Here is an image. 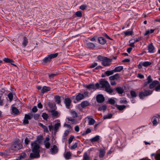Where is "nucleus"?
<instances>
[{"label": "nucleus", "mask_w": 160, "mask_h": 160, "mask_svg": "<svg viewBox=\"0 0 160 160\" xmlns=\"http://www.w3.org/2000/svg\"><path fill=\"white\" fill-rule=\"evenodd\" d=\"M96 88L98 89H101L102 88L105 89V91L111 95H114L116 93L115 91L111 89L110 86L108 82L103 79H101L99 83H96Z\"/></svg>", "instance_id": "1"}, {"label": "nucleus", "mask_w": 160, "mask_h": 160, "mask_svg": "<svg viewBox=\"0 0 160 160\" xmlns=\"http://www.w3.org/2000/svg\"><path fill=\"white\" fill-rule=\"evenodd\" d=\"M31 146L32 152L30 154V157L33 158L40 157V150L39 144L36 141H34L31 143Z\"/></svg>", "instance_id": "2"}, {"label": "nucleus", "mask_w": 160, "mask_h": 160, "mask_svg": "<svg viewBox=\"0 0 160 160\" xmlns=\"http://www.w3.org/2000/svg\"><path fill=\"white\" fill-rule=\"evenodd\" d=\"M97 58L98 60L102 61V64L104 66H108L111 64V59L108 58L106 57L99 55L98 57Z\"/></svg>", "instance_id": "3"}, {"label": "nucleus", "mask_w": 160, "mask_h": 160, "mask_svg": "<svg viewBox=\"0 0 160 160\" xmlns=\"http://www.w3.org/2000/svg\"><path fill=\"white\" fill-rule=\"evenodd\" d=\"M22 147V145L20 142L17 140L15 142L10 148L12 150H18L21 148Z\"/></svg>", "instance_id": "4"}, {"label": "nucleus", "mask_w": 160, "mask_h": 160, "mask_svg": "<svg viewBox=\"0 0 160 160\" xmlns=\"http://www.w3.org/2000/svg\"><path fill=\"white\" fill-rule=\"evenodd\" d=\"M58 55V53L51 54L48 55L47 57H45L43 59V61L45 63L49 62L50 61L51 59L55 58Z\"/></svg>", "instance_id": "5"}, {"label": "nucleus", "mask_w": 160, "mask_h": 160, "mask_svg": "<svg viewBox=\"0 0 160 160\" xmlns=\"http://www.w3.org/2000/svg\"><path fill=\"white\" fill-rule=\"evenodd\" d=\"M152 92V91L145 90L144 92H139V96L140 98L142 99L144 97L151 95Z\"/></svg>", "instance_id": "6"}, {"label": "nucleus", "mask_w": 160, "mask_h": 160, "mask_svg": "<svg viewBox=\"0 0 160 160\" xmlns=\"http://www.w3.org/2000/svg\"><path fill=\"white\" fill-rule=\"evenodd\" d=\"M59 150L58 147L56 145H53L51 147L49 152V153L52 155H55L57 154Z\"/></svg>", "instance_id": "7"}, {"label": "nucleus", "mask_w": 160, "mask_h": 160, "mask_svg": "<svg viewBox=\"0 0 160 160\" xmlns=\"http://www.w3.org/2000/svg\"><path fill=\"white\" fill-rule=\"evenodd\" d=\"M87 88V91L90 92V93H91L93 92L94 90L97 89L96 86V84L94 85V84H91L88 85H87L86 87Z\"/></svg>", "instance_id": "8"}, {"label": "nucleus", "mask_w": 160, "mask_h": 160, "mask_svg": "<svg viewBox=\"0 0 160 160\" xmlns=\"http://www.w3.org/2000/svg\"><path fill=\"white\" fill-rule=\"evenodd\" d=\"M71 102V100L69 98H66L64 100V103L66 107L68 108H70Z\"/></svg>", "instance_id": "9"}, {"label": "nucleus", "mask_w": 160, "mask_h": 160, "mask_svg": "<svg viewBox=\"0 0 160 160\" xmlns=\"http://www.w3.org/2000/svg\"><path fill=\"white\" fill-rule=\"evenodd\" d=\"M148 50L149 52L151 53H154L155 50V48L152 43L148 45Z\"/></svg>", "instance_id": "10"}, {"label": "nucleus", "mask_w": 160, "mask_h": 160, "mask_svg": "<svg viewBox=\"0 0 160 160\" xmlns=\"http://www.w3.org/2000/svg\"><path fill=\"white\" fill-rule=\"evenodd\" d=\"M160 119V114L157 115L156 117H154L152 118V123L153 126H156L158 123V120Z\"/></svg>", "instance_id": "11"}, {"label": "nucleus", "mask_w": 160, "mask_h": 160, "mask_svg": "<svg viewBox=\"0 0 160 160\" xmlns=\"http://www.w3.org/2000/svg\"><path fill=\"white\" fill-rule=\"evenodd\" d=\"M97 101L98 102L101 103L103 102L104 100V98L102 95H98L96 97Z\"/></svg>", "instance_id": "12"}, {"label": "nucleus", "mask_w": 160, "mask_h": 160, "mask_svg": "<svg viewBox=\"0 0 160 160\" xmlns=\"http://www.w3.org/2000/svg\"><path fill=\"white\" fill-rule=\"evenodd\" d=\"M119 77V73H116L110 77L109 78L110 80L113 81L115 79H118Z\"/></svg>", "instance_id": "13"}, {"label": "nucleus", "mask_w": 160, "mask_h": 160, "mask_svg": "<svg viewBox=\"0 0 160 160\" xmlns=\"http://www.w3.org/2000/svg\"><path fill=\"white\" fill-rule=\"evenodd\" d=\"M50 89L51 88L49 87L44 86L42 87V88L41 90V93L43 94L50 91Z\"/></svg>", "instance_id": "14"}, {"label": "nucleus", "mask_w": 160, "mask_h": 160, "mask_svg": "<svg viewBox=\"0 0 160 160\" xmlns=\"http://www.w3.org/2000/svg\"><path fill=\"white\" fill-rule=\"evenodd\" d=\"M85 47L89 48H93L95 47V45L92 42H88L86 43Z\"/></svg>", "instance_id": "15"}, {"label": "nucleus", "mask_w": 160, "mask_h": 160, "mask_svg": "<svg viewBox=\"0 0 160 160\" xmlns=\"http://www.w3.org/2000/svg\"><path fill=\"white\" fill-rule=\"evenodd\" d=\"M28 43V40L27 38L25 37L23 38V41L22 43V47L23 48L25 47L27 45Z\"/></svg>", "instance_id": "16"}, {"label": "nucleus", "mask_w": 160, "mask_h": 160, "mask_svg": "<svg viewBox=\"0 0 160 160\" xmlns=\"http://www.w3.org/2000/svg\"><path fill=\"white\" fill-rule=\"evenodd\" d=\"M87 118L88 119V124L89 125H92L95 123V121L94 119L91 118L90 116L87 117Z\"/></svg>", "instance_id": "17"}, {"label": "nucleus", "mask_w": 160, "mask_h": 160, "mask_svg": "<svg viewBox=\"0 0 160 160\" xmlns=\"http://www.w3.org/2000/svg\"><path fill=\"white\" fill-rule=\"evenodd\" d=\"M99 157L100 158H103L105 154V150L104 149H101L99 150Z\"/></svg>", "instance_id": "18"}, {"label": "nucleus", "mask_w": 160, "mask_h": 160, "mask_svg": "<svg viewBox=\"0 0 160 160\" xmlns=\"http://www.w3.org/2000/svg\"><path fill=\"white\" fill-rule=\"evenodd\" d=\"M84 94L83 93H79L76 96V99L77 101H79L84 98Z\"/></svg>", "instance_id": "19"}, {"label": "nucleus", "mask_w": 160, "mask_h": 160, "mask_svg": "<svg viewBox=\"0 0 160 160\" xmlns=\"http://www.w3.org/2000/svg\"><path fill=\"white\" fill-rule=\"evenodd\" d=\"M159 84V82L157 81H153L149 85V88L152 89L156 87L157 85Z\"/></svg>", "instance_id": "20"}, {"label": "nucleus", "mask_w": 160, "mask_h": 160, "mask_svg": "<svg viewBox=\"0 0 160 160\" xmlns=\"http://www.w3.org/2000/svg\"><path fill=\"white\" fill-rule=\"evenodd\" d=\"M12 111V112L15 115H18L19 113L18 110L16 107H11Z\"/></svg>", "instance_id": "21"}, {"label": "nucleus", "mask_w": 160, "mask_h": 160, "mask_svg": "<svg viewBox=\"0 0 160 160\" xmlns=\"http://www.w3.org/2000/svg\"><path fill=\"white\" fill-rule=\"evenodd\" d=\"M100 138V136L98 135H96L95 137L91 138L90 141L92 142H94L98 141Z\"/></svg>", "instance_id": "22"}, {"label": "nucleus", "mask_w": 160, "mask_h": 160, "mask_svg": "<svg viewBox=\"0 0 160 160\" xmlns=\"http://www.w3.org/2000/svg\"><path fill=\"white\" fill-rule=\"evenodd\" d=\"M81 107L83 108H85V107H87L89 105V102L87 101H83L82 102L81 104Z\"/></svg>", "instance_id": "23"}, {"label": "nucleus", "mask_w": 160, "mask_h": 160, "mask_svg": "<svg viewBox=\"0 0 160 160\" xmlns=\"http://www.w3.org/2000/svg\"><path fill=\"white\" fill-rule=\"evenodd\" d=\"M98 41L100 44L102 45L105 44L106 42V41L104 38L103 37L99 38Z\"/></svg>", "instance_id": "24"}, {"label": "nucleus", "mask_w": 160, "mask_h": 160, "mask_svg": "<svg viewBox=\"0 0 160 160\" xmlns=\"http://www.w3.org/2000/svg\"><path fill=\"white\" fill-rule=\"evenodd\" d=\"M64 156L66 159H68L70 158L71 156V153L70 152H65L64 154Z\"/></svg>", "instance_id": "25"}, {"label": "nucleus", "mask_w": 160, "mask_h": 160, "mask_svg": "<svg viewBox=\"0 0 160 160\" xmlns=\"http://www.w3.org/2000/svg\"><path fill=\"white\" fill-rule=\"evenodd\" d=\"M123 69L122 66H119L117 67L114 68L113 70L114 72H120Z\"/></svg>", "instance_id": "26"}, {"label": "nucleus", "mask_w": 160, "mask_h": 160, "mask_svg": "<svg viewBox=\"0 0 160 160\" xmlns=\"http://www.w3.org/2000/svg\"><path fill=\"white\" fill-rule=\"evenodd\" d=\"M51 114L55 118H58L59 115V113L56 111H52L51 112Z\"/></svg>", "instance_id": "27"}, {"label": "nucleus", "mask_w": 160, "mask_h": 160, "mask_svg": "<svg viewBox=\"0 0 160 160\" xmlns=\"http://www.w3.org/2000/svg\"><path fill=\"white\" fill-rule=\"evenodd\" d=\"M90 159L87 152H85L83 155L82 160H90Z\"/></svg>", "instance_id": "28"}, {"label": "nucleus", "mask_w": 160, "mask_h": 160, "mask_svg": "<svg viewBox=\"0 0 160 160\" xmlns=\"http://www.w3.org/2000/svg\"><path fill=\"white\" fill-rule=\"evenodd\" d=\"M39 124L40 126L42 127L44 129V132H48L49 131H48V128L47 126L43 125L42 123H39Z\"/></svg>", "instance_id": "29"}, {"label": "nucleus", "mask_w": 160, "mask_h": 160, "mask_svg": "<svg viewBox=\"0 0 160 160\" xmlns=\"http://www.w3.org/2000/svg\"><path fill=\"white\" fill-rule=\"evenodd\" d=\"M112 113H109L108 114L104 115L103 117V118L104 119H111L112 118Z\"/></svg>", "instance_id": "30"}, {"label": "nucleus", "mask_w": 160, "mask_h": 160, "mask_svg": "<svg viewBox=\"0 0 160 160\" xmlns=\"http://www.w3.org/2000/svg\"><path fill=\"white\" fill-rule=\"evenodd\" d=\"M54 98L57 103L59 104L61 103V98L60 97L58 96H55L54 97Z\"/></svg>", "instance_id": "31"}, {"label": "nucleus", "mask_w": 160, "mask_h": 160, "mask_svg": "<svg viewBox=\"0 0 160 160\" xmlns=\"http://www.w3.org/2000/svg\"><path fill=\"white\" fill-rule=\"evenodd\" d=\"M116 91L119 94H122L123 92V90L122 88L121 87H118L116 88Z\"/></svg>", "instance_id": "32"}, {"label": "nucleus", "mask_w": 160, "mask_h": 160, "mask_svg": "<svg viewBox=\"0 0 160 160\" xmlns=\"http://www.w3.org/2000/svg\"><path fill=\"white\" fill-rule=\"evenodd\" d=\"M155 156V158L156 160H160V153H158L155 155L154 153H152L151 154V156Z\"/></svg>", "instance_id": "33"}, {"label": "nucleus", "mask_w": 160, "mask_h": 160, "mask_svg": "<svg viewBox=\"0 0 160 160\" xmlns=\"http://www.w3.org/2000/svg\"><path fill=\"white\" fill-rule=\"evenodd\" d=\"M3 61L6 63L14 62V61L12 59H11L8 58H4L3 59Z\"/></svg>", "instance_id": "34"}, {"label": "nucleus", "mask_w": 160, "mask_h": 160, "mask_svg": "<svg viewBox=\"0 0 160 160\" xmlns=\"http://www.w3.org/2000/svg\"><path fill=\"white\" fill-rule=\"evenodd\" d=\"M33 117V115L31 113H29L28 114H26L25 115V118L28 119L30 120Z\"/></svg>", "instance_id": "35"}, {"label": "nucleus", "mask_w": 160, "mask_h": 160, "mask_svg": "<svg viewBox=\"0 0 160 160\" xmlns=\"http://www.w3.org/2000/svg\"><path fill=\"white\" fill-rule=\"evenodd\" d=\"M60 126V122H57L55 124L54 126V130L57 131L58 129V128Z\"/></svg>", "instance_id": "36"}, {"label": "nucleus", "mask_w": 160, "mask_h": 160, "mask_svg": "<svg viewBox=\"0 0 160 160\" xmlns=\"http://www.w3.org/2000/svg\"><path fill=\"white\" fill-rule=\"evenodd\" d=\"M151 64V63L150 62L146 61L143 62H142V66L144 67H148L150 66Z\"/></svg>", "instance_id": "37"}, {"label": "nucleus", "mask_w": 160, "mask_h": 160, "mask_svg": "<svg viewBox=\"0 0 160 160\" xmlns=\"http://www.w3.org/2000/svg\"><path fill=\"white\" fill-rule=\"evenodd\" d=\"M114 72L113 70L111 71H107L105 72V74L107 76H109L112 74Z\"/></svg>", "instance_id": "38"}, {"label": "nucleus", "mask_w": 160, "mask_h": 160, "mask_svg": "<svg viewBox=\"0 0 160 160\" xmlns=\"http://www.w3.org/2000/svg\"><path fill=\"white\" fill-rule=\"evenodd\" d=\"M117 107L118 110H122L125 108L126 106L124 105H117Z\"/></svg>", "instance_id": "39"}, {"label": "nucleus", "mask_w": 160, "mask_h": 160, "mask_svg": "<svg viewBox=\"0 0 160 160\" xmlns=\"http://www.w3.org/2000/svg\"><path fill=\"white\" fill-rule=\"evenodd\" d=\"M8 98L10 102H11L13 98V95L12 92L9 93L8 94Z\"/></svg>", "instance_id": "40"}, {"label": "nucleus", "mask_w": 160, "mask_h": 160, "mask_svg": "<svg viewBox=\"0 0 160 160\" xmlns=\"http://www.w3.org/2000/svg\"><path fill=\"white\" fill-rule=\"evenodd\" d=\"M125 36L131 35L133 33L132 31H126L124 32Z\"/></svg>", "instance_id": "41"}, {"label": "nucleus", "mask_w": 160, "mask_h": 160, "mask_svg": "<svg viewBox=\"0 0 160 160\" xmlns=\"http://www.w3.org/2000/svg\"><path fill=\"white\" fill-rule=\"evenodd\" d=\"M42 116L44 119L47 120L48 118V114L46 113H42Z\"/></svg>", "instance_id": "42"}, {"label": "nucleus", "mask_w": 160, "mask_h": 160, "mask_svg": "<svg viewBox=\"0 0 160 160\" xmlns=\"http://www.w3.org/2000/svg\"><path fill=\"white\" fill-rule=\"evenodd\" d=\"M71 113L74 117H76L78 116L77 112L74 111L72 110L71 112Z\"/></svg>", "instance_id": "43"}, {"label": "nucleus", "mask_w": 160, "mask_h": 160, "mask_svg": "<svg viewBox=\"0 0 160 160\" xmlns=\"http://www.w3.org/2000/svg\"><path fill=\"white\" fill-rule=\"evenodd\" d=\"M44 143L45 147L46 148L48 149L50 148V144L49 142H44Z\"/></svg>", "instance_id": "44"}, {"label": "nucleus", "mask_w": 160, "mask_h": 160, "mask_svg": "<svg viewBox=\"0 0 160 160\" xmlns=\"http://www.w3.org/2000/svg\"><path fill=\"white\" fill-rule=\"evenodd\" d=\"M75 15L78 17H81L82 16V14L81 11H78L75 13Z\"/></svg>", "instance_id": "45"}, {"label": "nucleus", "mask_w": 160, "mask_h": 160, "mask_svg": "<svg viewBox=\"0 0 160 160\" xmlns=\"http://www.w3.org/2000/svg\"><path fill=\"white\" fill-rule=\"evenodd\" d=\"M27 157L26 154L25 153H22L20 155V159H23Z\"/></svg>", "instance_id": "46"}, {"label": "nucleus", "mask_w": 160, "mask_h": 160, "mask_svg": "<svg viewBox=\"0 0 160 160\" xmlns=\"http://www.w3.org/2000/svg\"><path fill=\"white\" fill-rule=\"evenodd\" d=\"M130 94L132 97H136L137 96L136 93L134 91H131Z\"/></svg>", "instance_id": "47"}, {"label": "nucleus", "mask_w": 160, "mask_h": 160, "mask_svg": "<svg viewBox=\"0 0 160 160\" xmlns=\"http://www.w3.org/2000/svg\"><path fill=\"white\" fill-rule=\"evenodd\" d=\"M90 92L86 90V91L83 93L84 94V98L87 97L88 96L89 94H90Z\"/></svg>", "instance_id": "48"}, {"label": "nucleus", "mask_w": 160, "mask_h": 160, "mask_svg": "<svg viewBox=\"0 0 160 160\" xmlns=\"http://www.w3.org/2000/svg\"><path fill=\"white\" fill-rule=\"evenodd\" d=\"M108 102L109 103L112 104H113L115 103V101L113 99L110 98L108 100Z\"/></svg>", "instance_id": "49"}, {"label": "nucleus", "mask_w": 160, "mask_h": 160, "mask_svg": "<svg viewBox=\"0 0 160 160\" xmlns=\"http://www.w3.org/2000/svg\"><path fill=\"white\" fill-rule=\"evenodd\" d=\"M69 131L68 130H66L65 131L64 133L63 134V138H64V139L66 138V137L68 135V134H69Z\"/></svg>", "instance_id": "50"}, {"label": "nucleus", "mask_w": 160, "mask_h": 160, "mask_svg": "<svg viewBox=\"0 0 160 160\" xmlns=\"http://www.w3.org/2000/svg\"><path fill=\"white\" fill-rule=\"evenodd\" d=\"M87 6L86 5L83 4L80 6L79 8L82 10H84L87 8Z\"/></svg>", "instance_id": "51"}, {"label": "nucleus", "mask_w": 160, "mask_h": 160, "mask_svg": "<svg viewBox=\"0 0 160 160\" xmlns=\"http://www.w3.org/2000/svg\"><path fill=\"white\" fill-rule=\"evenodd\" d=\"M148 81L147 82V84H148L152 81V79L151 78V76H149L147 78Z\"/></svg>", "instance_id": "52"}, {"label": "nucleus", "mask_w": 160, "mask_h": 160, "mask_svg": "<svg viewBox=\"0 0 160 160\" xmlns=\"http://www.w3.org/2000/svg\"><path fill=\"white\" fill-rule=\"evenodd\" d=\"M158 85L155 88V90L157 92H158L160 90V84H158Z\"/></svg>", "instance_id": "53"}, {"label": "nucleus", "mask_w": 160, "mask_h": 160, "mask_svg": "<svg viewBox=\"0 0 160 160\" xmlns=\"http://www.w3.org/2000/svg\"><path fill=\"white\" fill-rule=\"evenodd\" d=\"M107 107L105 105H103L100 107L99 109L101 110L105 111Z\"/></svg>", "instance_id": "54"}, {"label": "nucleus", "mask_w": 160, "mask_h": 160, "mask_svg": "<svg viewBox=\"0 0 160 160\" xmlns=\"http://www.w3.org/2000/svg\"><path fill=\"white\" fill-rule=\"evenodd\" d=\"M77 146V143H75L73 145L71 146L70 147V148L71 149H73L75 148Z\"/></svg>", "instance_id": "55"}, {"label": "nucleus", "mask_w": 160, "mask_h": 160, "mask_svg": "<svg viewBox=\"0 0 160 160\" xmlns=\"http://www.w3.org/2000/svg\"><path fill=\"white\" fill-rule=\"evenodd\" d=\"M30 142L29 139L28 138H26L25 139V143L27 145Z\"/></svg>", "instance_id": "56"}, {"label": "nucleus", "mask_w": 160, "mask_h": 160, "mask_svg": "<svg viewBox=\"0 0 160 160\" xmlns=\"http://www.w3.org/2000/svg\"><path fill=\"white\" fill-rule=\"evenodd\" d=\"M74 138V137L73 136H71L68 139V143L70 144L72 141L73 139Z\"/></svg>", "instance_id": "57"}, {"label": "nucleus", "mask_w": 160, "mask_h": 160, "mask_svg": "<svg viewBox=\"0 0 160 160\" xmlns=\"http://www.w3.org/2000/svg\"><path fill=\"white\" fill-rule=\"evenodd\" d=\"M23 123L24 125L28 124L29 123L28 120L24 118L23 120Z\"/></svg>", "instance_id": "58"}, {"label": "nucleus", "mask_w": 160, "mask_h": 160, "mask_svg": "<svg viewBox=\"0 0 160 160\" xmlns=\"http://www.w3.org/2000/svg\"><path fill=\"white\" fill-rule=\"evenodd\" d=\"M39 116L40 115L38 114H35L34 115V118L35 119L37 120Z\"/></svg>", "instance_id": "59"}, {"label": "nucleus", "mask_w": 160, "mask_h": 160, "mask_svg": "<svg viewBox=\"0 0 160 160\" xmlns=\"http://www.w3.org/2000/svg\"><path fill=\"white\" fill-rule=\"evenodd\" d=\"M120 102L121 103H127V100L125 99H121Z\"/></svg>", "instance_id": "60"}, {"label": "nucleus", "mask_w": 160, "mask_h": 160, "mask_svg": "<svg viewBox=\"0 0 160 160\" xmlns=\"http://www.w3.org/2000/svg\"><path fill=\"white\" fill-rule=\"evenodd\" d=\"M32 112H36L38 111V109L36 106H34L32 109Z\"/></svg>", "instance_id": "61"}, {"label": "nucleus", "mask_w": 160, "mask_h": 160, "mask_svg": "<svg viewBox=\"0 0 160 160\" xmlns=\"http://www.w3.org/2000/svg\"><path fill=\"white\" fill-rule=\"evenodd\" d=\"M97 63H94L92 64L91 65L90 67V68H93L95 67L97 65Z\"/></svg>", "instance_id": "62"}, {"label": "nucleus", "mask_w": 160, "mask_h": 160, "mask_svg": "<svg viewBox=\"0 0 160 160\" xmlns=\"http://www.w3.org/2000/svg\"><path fill=\"white\" fill-rule=\"evenodd\" d=\"M56 76V74H51L49 75V77L50 79H52Z\"/></svg>", "instance_id": "63"}, {"label": "nucleus", "mask_w": 160, "mask_h": 160, "mask_svg": "<svg viewBox=\"0 0 160 160\" xmlns=\"http://www.w3.org/2000/svg\"><path fill=\"white\" fill-rule=\"evenodd\" d=\"M75 130L76 132H78L79 131V127L78 126H76L75 128Z\"/></svg>", "instance_id": "64"}]
</instances>
